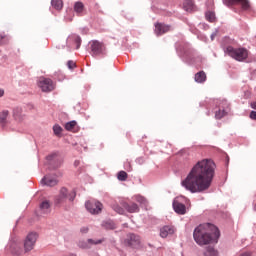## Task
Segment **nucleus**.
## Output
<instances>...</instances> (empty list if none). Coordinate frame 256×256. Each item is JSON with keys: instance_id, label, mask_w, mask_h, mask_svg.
<instances>
[{"instance_id": "f257e3e1", "label": "nucleus", "mask_w": 256, "mask_h": 256, "mask_svg": "<svg viewBox=\"0 0 256 256\" xmlns=\"http://www.w3.org/2000/svg\"><path fill=\"white\" fill-rule=\"evenodd\" d=\"M216 165L210 159L198 161L186 178L182 180L181 186L190 193H203L211 187L215 177Z\"/></svg>"}, {"instance_id": "f03ea898", "label": "nucleus", "mask_w": 256, "mask_h": 256, "mask_svg": "<svg viewBox=\"0 0 256 256\" xmlns=\"http://www.w3.org/2000/svg\"><path fill=\"white\" fill-rule=\"evenodd\" d=\"M219 237H221L219 228L211 223L200 224L193 231V239L200 247L210 243H217Z\"/></svg>"}, {"instance_id": "7ed1b4c3", "label": "nucleus", "mask_w": 256, "mask_h": 256, "mask_svg": "<svg viewBox=\"0 0 256 256\" xmlns=\"http://www.w3.org/2000/svg\"><path fill=\"white\" fill-rule=\"evenodd\" d=\"M176 53L179 57L182 58V61L184 63H189L191 59H193V55L195 54V50H187V47H185V43L183 42H177L175 44Z\"/></svg>"}, {"instance_id": "20e7f679", "label": "nucleus", "mask_w": 256, "mask_h": 256, "mask_svg": "<svg viewBox=\"0 0 256 256\" xmlns=\"http://www.w3.org/2000/svg\"><path fill=\"white\" fill-rule=\"evenodd\" d=\"M225 53L235 59L236 61H245L247 57H249V53L245 48H233L232 46H228L225 50Z\"/></svg>"}, {"instance_id": "39448f33", "label": "nucleus", "mask_w": 256, "mask_h": 256, "mask_svg": "<svg viewBox=\"0 0 256 256\" xmlns=\"http://www.w3.org/2000/svg\"><path fill=\"white\" fill-rule=\"evenodd\" d=\"M90 51L92 57H105L107 55V46L99 40H92L90 42Z\"/></svg>"}, {"instance_id": "423d86ee", "label": "nucleus", "mask_w": 256, "mask_h": 256, "mask_svg": "<svg viewBox=\"0 0 256 256\" xmlns=\"http://www.w3.org/2000/svg\"><path fill=\"white\" fill-rule=\"evenodd\" d=\"M49 169H59L63 165V156L59 152H52L46 157Z\"/></svg>"}, {"instance_id": "0eeeda50", "label": "nucleus", "mask_w": 256, "mask_h": 256, "mask_svg": "<svg viewBox=\"0 0 256 256\" xmlns=\"http://www.w3.org/2000/svg\"><path fill=\"white\" fill-rule=\"evenodd\" d=\"M231 113V104L227 100H222L218 106V110L215 112V119L218 121L227 117Z\"/></svg>"}, {"instance_id": "6e6552de", "label": "nucleus", "mask_w": 256, "mask_h": 256, "mask_svg": "<svg viewBox=\"0 0 256 256\" xmlns=\"http://www.w3.org/2000/svg\"><path fill=\"white\" fill-rule=\"evenodd\" d=\"M125 247L130 249H139L141 247V237L135 233H129L124 240Z\"/></svg>"}, {"instance_id": "1a4fd4ad", "label": "nucleus", "mask_w": 256, "mask_h": 256, "mask_svg": "<svg viewBox=\"0 0 256 256\" xmlns=\"http://www.w3.org/2000/svg\"><path fill=\"white\" fill-rule=\"evenodd\" d=\"M187 198L185 196H178L173 200L172 207L178 215H185L187 213V207L183 203Z\"/></svg>"}, {"instance_id": "9d476101", "label": "nucleus", "mask_w": 256, "mask_h": 256, "mask_svg": "<svg viewBox=\"0 0 256 256\" xmlns=\"http://www.w3.org/2000/svg\"><path fill=\"white\" fill-rule=\"evenodd\" d=\"M85 207L91 215H99L103 210V204L97 200H88L85 202Z\"/></svg>"}, {"instance_id": "9b49d317", "label": "nucleus", "mask_w": 256, "mask_h": 256, "mask_svg": "<svg viewBox=\"0 0 256 256\" xmlns=\"http://www.w3.org/2000/svg\"><path fill=\"white\" fill-rule=\"evenodd\" d=\"M38 87L43 93H51V91L55 90V84L53 83V80L45 77L39 79Z\"/></svg>"}, {"instance_id": "f8f14e48", "label": "nucleus", "mask_w": 256, "mask_h": 256, "mask_svg": "<svg viewBox=\"0 0 256 256\" xmlns=\"http://www.w3.org/2000/svg\"><path fill=\"white\" fill-rule=\"evenodd\" d=\"M37 237H39V235L36 232H31L27 235L24 241L25 253H29V251H33V248L35 247V243H37Z\"/></svg>"}, {"instance_id": "ddd939ff", "label": "nucleus", "mask_w": 256, "mask_h": 256, "mask_svg": "<svg viewBox=\"0 0 256 256\" xmlns=\"http://www.w3.org/2000/svg\"><path fill=\"white\" fill-rule=\"evenodd\" d=\"M21 246H22L21 242H18L15 240H10L8 242L7 249H8V251H10V253L12 255L19 256V255L23 254V248H21Z\"/></svg>"}, {"instance_id": "4468645a", "label": "nucleus", "mask_w": 256, "mask_h": 256, "mask_svg": "<svg viewBox=\"0 0 256 256\" xmlns=\"http://www.w3.org/2000/svg\"><path fill=\"white\" fill-rule=\"evenodd\" d=\"M224 5L231 7V5H241L243 11H249L251 9V4L249 0H222Z\"/></svg>"}, {"instance_id": "2eb2a0df", "label": "nucleus", "mask_w": 256, "mask_h": 256, "mask_svg": "<svg viewBox=\"0 0 256 256\" xmlns=\"http://www.w3.org/2000/svg\"><path fill=\"white\" fill-rule=\"evenodd\" d=\"M169 31H173V26L165 24V23H156L154 33L159 35H165V33H169Z\"/></svg>"}, {"instance_id": "dca6fc26", "label": "nucleus", "mask_w": 256, "mask_h": 256, "mask_svg": "<svg viewBox=\"0 0 256 256\" xmlns=\"http://www.w3.org/2000/svg\"><path fill=\"white\" fill-rule=\"evenodd\" d=\"M121 205L125 209V211H127V213H139V211H141V209L139 208V204L133 201H122Z\"/></svg>"}, {"instance_id": "f3484780", "label": "nucleus", "mask_w": 256, "mask_h": 256, "mask_svg": "<svg viewBox=\"0 0 256 256\" xmlns=\"http://www.w3.org/2000/svg\"><path fill=\"white\" fill-rule=\"evenodd\" d=\"M58 183L59 181L57 180V178L51 175H46L41 180V184L46 185V187H55V185H57Z\"/></svg>"}, {"instance_id": "a211bd4d", "label": "nucleus", "mask_w": 256, "mask_h": 256, "mask_svg": "<svg viewBox=\"0 0 256 256\" xmlns=\"http://www.w3.org/2000/svg\"><path fill=\"white\" fill-rule=\"evenodd\" d=\"M81 41V36L77 34H71L70 36H68L66 43L67 45H70V43H74V45H76V49H80Z\"/></svg>"}, {"instance_id": "6ab92c4d", "label": "nucleus", "mask_w": 256, "mask_h": 256, "mask_svg": "<svg viewBox=\"0 0 256 256\" xmlns=\"http://www.w3.org/2000/svg\"><path fill=\"white\" fill-rule=\"evenodd\" d=\"M173 233H175L173 226L166 225L160 229V237H162V239H166V237L173 235Z\"/></svg>"}, {"instance_id": "aec40b11", "label": "nucleus", "mask_w": 256, "mask_h": 256, "mask_svg": "<svg viewBox=\"0 0 256 256\" xmlns=\"http://www.w3.org/2000/svg\"><path fill=\"white\" fill-rule=\"evenodd\" d=\"M194 81L199 84L205 83L207 81V74L205 71H199L194 75Z\"/></svg>"}, {"instance_id": "412c9836", "label": "nucleus", "mask_w": 256, "mask_h": 256, "mask_svg": "<svg viewBox=\"0 0 256 256\" xmlns=\"http://www.w3.org/2000/svg\"><path fill=\"white\" fill-rule=\"evenodd\" d=\"M40 211L43 215H48V213H51V203L48 200L41 202Z\"/></svg>"}, {"instance_id": "4be33fe9", "label": "nucleus", "mask_w": 256, "mask_h": 256, "mask_svg": "<svg viewBox=\"0 0 256 256\" xmlns=\"http://www.w3.org/2000/svg\"><path fill=\"white\" fill-rule=\"evenodd\" d=\"M101 227L107 231H113V229H117L115 222L111 219L102 221Z\"/></svg>"}, {"instance_id": "5701e85b", "label": "nucleus", "mask_w": 256, "mask_h": 256, "mask_svg": "<svg viewBox=\"0 0 256 256\" xmlns=\"http://www.w3.org/2000/svg\"><path fill=\"white\" fill-rule=\"evenodd\" d=\"M68 193L69 191L67 190V188H61L60 194L56 197V203H63V201L67 199Z\"/></svg>"}, {"instance_id": "b1692460", "label": "nucleus", "mask_w": 256, "mask_h": 256, "mask_svg": "<svg viewBox=\"0 0 256 256\" xmlns=\"http://www.w3.org/2000/svg\"><path fill=\"white\" fill-rule=\"evenodd\" d=\"M7 117H9V110H2L0 112V125H2V127L7 125Z\"/></svg>"}, {"instance_id": "393cba45", "label": "nucleus", "mask_w": 256, "mask_h": 256, "mask_svg": "<svg viewBox=\"0 0 256 256\" xmlns=\"http://www.w3.org/2000/svg\"><path fill=\"white\" fill-rule=\"evenodd\" d=\"M183 7L184 10H186L188 13H191V11H193L195 8V4L193 3V0H185Z\"/></svg>"}, {"instance_id": "a878e982", "label": "nucleus", "mask_w": 256, "mask_h": 256, "mask_svg": "<svg viewBox=\"0 0 256 256\" xmlns=\"http://www.w3.org/2000/svg\"><path fill=\"white\" fill-rule=\"evenodd\" d=\"M51 5L56 11L63 9V0H51Z\"/></svg>"}, {"instance_id": "bb28decb", "label": "nucleus", "mask_w": 256, "mask_h": 256, "mask_svg": "<svg viewBox=\"0 0 256 256\" xmlns=\"http://www.w3.org/2000/svg\"><path fill=\"white\" fill-rule=\"evenodd\" d=\"M23 114V108L20 106H16L13 108V117L14 119H21V115Z\"/></svg>"}, {"instance_id": "cd10ccee", "label": "nucleus", "mask_w": 256, "mask_h": 256, "mask_svg": "<svg viewBox=\"0 0 256 256\" xmlns=\"http://www.w3.org/2000/svg\"><path fill=\"white\" fill-rule=\"evenodd\" d=\"M112 209L115 211V213H118V215H125V208L123 206L121 207L117 203L112 204Z\"/></svg>"}, {"instance_id": "c85d7f7f", "label": "nucleus", "mask_w": 256, "mask_h": 256, "mask_svg": "<svg viewBox=\"0 0 256 256\" xmlns=\"http://www.w3.org/2000/svg\"><path fill=\"white\" fill-rule=\"evenodd\" d=\"M83 9H85V6L82 4V2H76L74 4V11L78 15H81V13H83Z\"/></svg>"}, {"instance_id": "c756f323", "label": "nucleus", "mask_w": 256, "mask_h": 256, "mask_svg": "<svg viewBox=\"0 0 256 256\" xmlns=\"http://www.w3.org/2000/svg\"><path fill=\"white\" fill-rule=\"evenodd\" d=\"M205 256H217V250L214 247L208 246L204 252Z\"/></svg>"}, {"instance_id": "7c9ffc66", "label": "nucleus", "mask_w": 256, "mask_h": 256, "mask_svg": "<svg viewBox=\"0 0 256 256\" xmlns=\"http://www.w3.org/2000/svg\"><path fill=\"white\" fill-rule=\"evenodd\" d=\"M53 133L56 137H61V133H63V128L59 124H55L53 126Z\"/></svg>"}, {"instance_id": "2f4dec72", "label": "nucleus", "mask_w": 256, "mask_h": 256, "mask_svg": "<svg viewBox=\"0 0 256 256\" xmlns=\"http://www.w3.org/2000/svg\"><path fill=\"white\" fill-rule=\"evenodd\" d=\"M135 201H137V203H140V205H144L147 206V199L141 195H135L134 196Z\"/></svg>"}, {"instance_id": "473e14b6", "label": "nucleus", "mask_w": 256, "mask_h": 256, "mask_svg": "<svg viewBox=\"0 0 256 256\" xmlns=\"http://www.w3.org/2000/svg\"><path fill=\"white\" fill-rule=\"evenodd\" d=\"M206 21L213 23L215 21V12L208 11L205 13Z\"/></svg>"}, {"instance_id": "72a5a7b5", "label": "nucleus", "mask_w": 256, "mask_h": 256, "mask_svg": "<svg viewBox=\"0 0 256 256\" xmlns=\"http://www.w3.org/2000/svg\"><path fill=\"white\" fill-rule=\"evenodd\" d=\"M104 241H105V238L98 239V240H93V239L89 238L87 240V243H89V245H101V243H103Z\"/></svg>"}, {"instance_id": "f704fd0d", "label": "nucleus", "mask_w": 256, "mask_h": 256, "mask_svg": "<svg viewBox=\"0 0 256 256\" xmlns=\"http://www.w3.org/2000/svg\"><path fill=\"white\" fill-rule=\"evenodd\" d=\"M76 197H77V192L75 190H72V191L68 192L66 199H68V201L73 202V201H75Z\"/></svg>"}, {"instance_id": "c9c22d12", "label": "nucleus", "mask_w": 256, "mask_h": 256, "mask_svg": "<svg viewBox=\"0 0 256 256\" xmlns=\"http://www.w3.org/2000/svg\"><path fill=\"white\" fill-rule=\"evenodd\" d=\"M117 179H118V181H127V172H125L123 170L118 172Z\"/></svg>"}, {"instance_id": "e433bc0d", "label": "nucleus", "mask_w": 256, "mask_h": 256, "mask_svg": "<svg viewBox=\"0 0 256 256\" xmlns=\"http://www.w3.org/2000/svg\"><path fill=\"white\" fill-rule=\"evenodd\" d=\"M75 125H77V121H75V120H72V121H70V122H67V123L65 124V129H66V131H71V129H73V127H75Z\"/></svg>"}, {"instance_id": "4c0bfd02", "label": "nucleus", "mask_w": 256, "mask_h": 256, "mask_svg": "<svg viewBox=\"0 0 256 256\" xmlns=\"http://www.w3.org/2000/svg\"><path fill=\"white\" fill-rule=\"evenodd\" d=\"M7 41V35L4 34V32H0V45H4Z\"/></svg>"}, {"instance_id": "58836bf2", "label": "nucleus", "mask_w": 256, "mask_h": 256, "mask_svg": "<svg viewBox=\"0 0 256 256\" xmlns=\"http://www.w3.org/2000/svg\"><path fill=\"white\" fill-rule=\"evenodd\" d=\"M67 67H68V69H75V67H77V65L72 60H69L67 62Z\"/></svg>"}, {"instance_id": "ea45409f", "label": "nucleus", "mask_w": 256, "mask_h": 256, "mask_svg": "<svg viewBox=\"0 0 256 256\" xmlns=\"http://www.w3.org/2000/svg\"><path fill=\"white\" fill-rule=\"evenodd\" d=\"M250 119H252V121H256V111H251L249 114Z\"/></svg>"}, {"instance_id": "a19ab883", "label": "nucleus", "mask_w": 256, "mask_h": 256, "mask_svg": "<svg viewBox=\"0 0 256 256\" xmlns=\"http://www.w3.org/2000/svg\"><path fill=\"white\" fill-rule=\"evenodd\" d=\"M136 163H137L138 165H143V163H145V158H143V157L137 158V159H136Z\"/></svg>"}, {"instance_id": "79ce46f5", "label": "nucleus", "mask_w": 256, "mask_h": 256, "mask_svg": "<svg viewBox=\"0 0 256 256\" xmlns=\"http://www.w3.org/2000/svg\"><path fill=\"white\" fill-rule=\"evenodd\" d=\"M124 167H125L126 171H133V168L131 167V163H129V162H126L124 164Z\"/></svg>"}, {"instance_id": "37998d69", "label": "nucleus", "mask_w": 256, "mask_h": 256, "mask_svg": "<svg viewBox=\"0 0 256 256\" xmlns=\"http://www.w3.org/2000/svg\"><path fill=\"white\" fill-rule=\"evenodd\" d=\"M80 232L83 233V234L89 233V227L83 226V227L80 229Z\"/></svg>"}, {"instance_id": "c03bdc74", "label": "nucleus", "mask_w": 256, "mask_h": 256, "mask_svg": "<svg viewBox=\"0 0 256 256\" xmlns=\"http://www.w3.org/2000/svg\"><path fill=\"white\" fill-rule=\"evenodd\" d=\"M217 33H219V30H215L212 34H211V41H215V37H217Z\"/></svg>"}, {"instance_id": "a18cd8bd", "label": "nucleus", "mask_w": 256, "mask_h": 256, "mask_svg": "<svg viewBox=\"0 0 256 256\" xmlns=\"http://www.w3.org/2000/svg\"><path fill=\"white\" fill-rule=\"evenodd\" d=\"M5 96V90L0 88V98Z\"/></svg>"}, {"instance_id": "49530a36", "label": "nucleus", "mask_w": 256, "mask_h": 256, "mask_svg": "<svg viewBox=\"0 0 256 256\" xmlns=\"http://www.w3.org/2000/svg\"><path fill=\"white\" fill-rule=\"evenodd\" d=\"M250 106H251V109H255L256 110V101L255 102H251Z\"/></svg>"}, {"instance_id": "de8ad7c7", "label": "nucleus", "mask_w": 256, "mask_h": 256, "mask_svg": "<svg viewBox=\"0 0 256 256\" xmlns=\"http://www.w3.org/2000/svg\"><path fill=\"white\" fill-rule=\"evenodd\" d=\"M83 249H89V246L87 245V243H84V245H82Z\"/></svg>"}, {"instance_id": "09e8293b", "label": "nucleus", "mask_w": 256, "mask_h": 256, "mask_svg": "<svg viewBox=\"0 0 256 256\" xmlns=\"http://www.w3.org/2000/svg\"><path fill=\"white\" fill-rule=\"evenodd\" d=\"M74 165L77 167V165H79V161H75Z\"/></svg>"}, {"instance_id": "8fccbe9b", "label": "nucleus", "mask_w": 256, "mask_h": 256, "mask_svg": "<svg viewBox=\"0 0 256 256\" xmlns=\"http://www.w3.org/2000/svg\"><path fill=\"white\" fill-rule=\"evenodd\" d=\"M190 31H191L192 33H195V29H193V28H190Z\"/></svg>"}, {"instance_id": "3c124183", "label": "nucleus", "mask_w": 256, "mask_h": 256, "mask_svg": "<svg viewBox=\"0 0 256 256\" xmlns=\"http://www.w3.org/2000/svg\"><path fill=\"white\" fill-rule=\"evenodd\" d=\"M255 211H256V206L254 207Z\"/></svg>"}, {"instance_id": "603ef678", "label": "nucleus", "mask_w": 256, "mask_h": 256, "mask_svg": "<svg viewBox=\"0 0 256 256\" xmlns=\"http://www.w3.org/2000/svg\"><path fill=\"white\" fill-rule=\"evenodd\" d=\"M207 115H209V112L207 113Z\"/></svg>"}]
</instances>
